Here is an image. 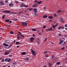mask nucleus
Here are the masks:
<instances>
[{"instance_id":"1","label":"nucleus","mask_w":67,"mask_h":67,"mask_svg":"<svg viewBox=\"0 0 67 67\" xmlns=\"http://www.w3.org/2000/svg\"><path fill=\"white\" fill-rule=\"evenodd\" d=\"M20 7H21V8L22 7H25L26 8H27V7H28V5H26L24 4L23 3H22V4H20Z\"/></svg>"},{"instance_id":"2","label":"nucleus","mask_w":67,"mask_h":67,"mask_svg":"<svg viewBox=\"0 0 67 67\" xmlns=\"http://www.w3.org/2000/svg\"><path fill=\"white\" fill-rule=\"evenodd\" d=\"M21 24L23 26H27V23L25 22H21Z\"/></svg>"},{"instance_id":"3","label":"nucleus","mask_w":67,"mask_h":67,"mask_svg":"<svg viewBox=\"0 0 67 67\" xmlns=\"http://www.w3.org/2000/svg\"><path fill=\"white\" fill-rule=\"evenodd\" d=\"M11 60V59L6 58L5 59V61L6 62H10Z\"/></svg>"},{"instance_id":"4","label":"nucleus","mask_w":67,"mask_h":67,"mask_svg":"<svg viewBox=\"0 0 67 67\" xmlns=\"http://www.w3.org/2000/svg\"><path fill=\"white\" fill-rule=\"evenodd\" d=\"M31 52L32 54V55H33V56H35V55H36V52H35V51L32 50Z\"/></svg>"},{"instance_id":"5","label":"nucleus","mask_w":67,"mask_h":67,"mask_svg":"<svg viewBox=\"0 0 67 67\" xmlns=\"http://www.w3.org/2000/svg\"><path fill=\"white\" fill-rule=\"evenodd\" d=\"M30 59V58L29 57H26L25 59V60H29Z\"/></svg>"},{"instance_id":"6","label":"nucleus","mask_w":67,"mask_h":67,"mask_svg":"<svg viewBox=\"0 0 67 67\" xmlns=\"http://www.w3.org/2000/svg\"><path fill=\"white\" fill-rule=\"evenodd\" d=\"M33 11L34 12H37V9L36 8H34L33 9Z\"/></svg>"},{"instance_id":"7","label":"nucleus","mask_w":67,"mask_h":67,"mask_svg":"<svg viewBox=\"0 0 67 67\" xmlns=\"http://www.w3.org/2000/svg\"><path fill=\"white\" fill-rule=\"evenodd\" d=\"M34 40V37H32L30 38V41L31 42H33Z\"/></svg>"},{"instance_id":"8","label":"nucleus","mask_w":67,"mask_h":67,"mask_svg":"<svg viewBox=\"0 0 67 67\" xmlns=\"http://www.w3.org/2000/svg\"><path fill=\"white\" fill-rule=\"evenodd\" d=\"M0 4L2 5H3L4 4V3L2 1H1L0 2Z\"/></svg>"},{"instance_id":"9","label":"nucleus","mask_w":67,"mask_h":67,"mask_svg":"<svg viewBox=\"0 0 67 67\" xmlns=\"http://www.w3.org/2000/svg\"><path fill=\"white\" fill-rule=\"evenodd\" d=\"M63 42H64V41H63L60 40V43H59V45H61V44H62Z\"/></svg>"},{"instance_id":"10","label":"nucleus","mask_w":67,"mask_h":67,"mask_svg":"<svg viewBox=\"0 0 67 67\" xmlns=\"http://www.w3.org/2000/svg\"><path fill=\"white\" fill-rule=\"evenodd\" d=\"M4 12H5V13H9V12H10V10H4L3 11Z\"/></svg>"},{"instance_id":"11","label":"nucleus","mask_w":67,"mask_h":67,"mask_svg":"<svg viewBox=\"0 0 67 67\" xmlns=\"http://www.w3.org/2000/svg\"><path fill=\"white\" fill-rule=\"evenodd\" d=\"M14 5V4H13V3H10L9 4V7H12L13 5Z\"/></svg>"},{"instance_id":"12","label":"nucleus","mask_w":67,"mask_h":67,"mask_svg":"<svg viewBox=\"0 0 67 67\" xmlns=\"http://www.w3.org/2000/svg\"><path fill=\"white\" fill-rule=\"evenodd\" d=\"M21 54L23 55H24L26 54V53H25V52H23L21 53Z\"/></svg>"},{"instance_id":"13","label":"nucleus","mask_w":67,"mask_h":67,"mask_svg":"<svg viewBox=\"0 0 67 67\" xmlns=\"http://www.w3.org/2000/svg\"><path fill=\"white\" fill-rule=\"evenodd\" d=\"M9 53H9V52H6L5 53L4 55H8Z\"/></svg>"},{"instance_id":"14","label":"nucleus","mask_w":67,"mask_h":67,"mask_svg":"<svg viewBox=\"0 0 67 67\" xmlns=\"http://www.w3.org/2000/svg\"><path fill=\"white\" fill-rule=\"evenodd\" d=\"M60 21L62 23H64V19L63 18H61L60 19Z\"/></svg>"},{"instance_id":"15","label":"nucleus","mask_w":67,"mask_h":67,"mask_svg":"<svg viewBox=\"0 0 67 67\" xmlns=\"http://www.w3.org/2000/svg\"><path fill=\"white\" fill-rule=\"evenodd\" d=\"M11 44H9L8 45V47L7 48L9 49L10 47L11 46Z\"/></svg>"},{"instance_id":"16","label":"nucleus","mask_w":67,"mask_h":67,"mask_svg":"<svg viewBox=\"0 0 67 67\" xmlns=\"http://www.w3.org/2000/svg\"><path fill=\"white\" fill-rule=\"evenodd\" d=\"M3 45H4L5 46H6V47H8V44H6L5 43H3Z\"/></svg>"},{"instance_id":"17","label":"nucleus","mask_w":67,"mask_h":67,"mask_svg":"<svg viewBox=\"0 0 67 67\" xmlns=\"http://www.w3.org/2000/svg\"><path fill=\"white\" fill-rule=\"evenodd\" d=\"M48 18L50 19H53V17L52 16H49Z\"/></svg>"},{"instance_id":"18","label":"nucleus","mask_w":67,"mask_h":67,"mask_svg":"<svg viewBox=\"0 0 67 67\" xmlns=\"http://www.w3.org/2000/svg\"><path fill=\"white\" fill-rule=\"evenodd\" d=\"M53 29L52 28H48L47 29V31H51V30H52Z\"/></svg>"},{"instance_id":"19","label":"nucleus","mask_w":67,"mask_h":67,"mask_svg":"<svg viewBox=\"0 0 67 67\" xmlns=\"http://www.w3.org/2000/svg\"><path fill=\"white\" fill-rule=\"evenodd\" d=\"M48 16L47 15H44L43 16V17L44 18H47Z\"/></svg>"},{"instance_id":"20","label":"nucleus","mask_w":67,"mask_h":67,"mask_svg":"<svg viewBox=\"0 0 67 67\" xmlns=\"http://www.w3.org/2000/svg\"><path fill=\"white\" fill-rule=\"evenodd\" d=\"M42 3V2L40 1V2H37V3L38 4H41V3Z\"/></svg>"},{"instance_id":"21","label":"nucleus","mask_w":67,"mask_h":67,"mask_svg":"<svg viewBox=\"0 0 67 67\" xmlns=\"http://www.w3.org/2000/svg\"><path fill=\"white\" fill-rule=\"evenodd\" d=\"M32 30L33 31H36V29L35 28L33 29H32Z\"/></svg>"},{"instance_id":"22","label":"nucleus","mask_w":67,"mask_h":67,"mask_svg":"<svg viewBox=\"0 0 67 67\" xmlns=\"http://www.w3.org/2000/svg\"><path fill=\"white\" fill-rule=\"evenodd\" d=\"M34 13H35V15L36 16V15H37V14H38L37 12H35Z\"/></svg>"},{"instance_id":"23","label":"nucleus","mask_w":67,"mask_h":67,"mask_svg":"<svg viewBox=\"0 0 67 67\" xmlns=\"http://www.w3.org/2000/svg\"><path fill=\"white\" fill-rule=\"evenodd\" d=\"M10 34H13L14 33V32H13V31H10Z\"/></svg>"},{"instance_id":"24","label":"nucleus","mask_w":67,"mask_h":67,"mask_svg":"<svg viewBox=\"0 0 67 67\" xmlns=\"http://www.w3.org/2000/svg\"><path fill=\"white\" fill-rule=\"evenodd\" d=\"M16 45H18V44H20V42H16Z\"/></svg>"},{"instance_id":"25","label":"nucleus","mask_w":67,"mask_h":67,"mask_svg":"<svg viewBox=\"0 0 67 67\" xmlns=\"http://www.w3.org/2000/svg\"><path fill=\"white\" fill-rule=\"evenodd\" d=\"M36 5H37L36 4H34L32 6V7H35Z\"/></svg>"},{"instance_id":"26","label":"nucleus","mask_w":67,"mask_h":67,"mask_svg":"<svg viewBox=\"0 0 67 67\" xmlns=\"http://www.w3.org/2000/svg\"><path fill=\"white\" fill-rule=\"evenodd\" d=\"M5 21L6 22H9V20L7 19H6L5 20Z\"/></svg>"},{"instance_id":"27","label":"nucleus","mask_w":67,"mask_h":67,"mask_svg":"<svg viewBox=\"0 0 67 67\" xmlns=\"http://www.w3.org/2000/svg\"><path fill=\"white\" fill-rule=\"evenodd\" d=\"M10 14H15L16 12H11L10 13Z\"/></svg>"},{"instance_id":"28","label":"nucleus","mask_w":67,"mask_h":67,"mask_svg":"<svg viewBox=\"0 0 67 67\" xmlns=\"http://www.w3.org/2000/svg\"><path fill=\"white\" fill-rule=\"evenodd\" d=\"M59 64H60V62H57V65H59Z\"/></svg>"},{"instance_id":"29","label":"nucleus","mask_w":67,"mask_h":67,"mask_svg":"<svg viewBox=\"0 0 67 67\" xmlns=\"http://www.w3.org/2000/svg\"><path fill=\"white\" fill-rule=\"evenodd\" d=\"M5 15H4L2 16V18H3V19H4V18H5Z\"/></svg>"},{"instance_id":"30","label":"nucleus","mask_w":67,"mask_h":67,"mask_svg":"<svg viewBox=\"0 0 67 67\" xmlns=\"http://www.w3.org/2000/svg\"><path fill=\"white\" fill-rule=\"evenodd\" d=\"M56 26H55V25L53 26L52 27H53V29H55V27H56Z\"/></svg>"},{"instance_id":"31","label":"nucleus","mask_w":67,"mask_h":67,"mask_svg":"<svg viewBox=\"0 0 67 67\" xmlns=\"http://www.w3.org/2000/svg\"><path fill=\"white\" fill-rule=\"evenodd\" d=\"M58 36H60V37L62 36V35L61 34H60V33H59L58 34Z\"/></svg>"},{"instance_id":"32","label":"nucleus","mask_w":67,"mask_h":67,"mask_svg":"<svg viewBox=\"0 0 67 67\" xmlns=\"http://www.w3.org/2000/svg\"><path fill=\"white\" fill-rule=\"evenodd\" d=\"M29 11H32L33 10V8H30L29 9Z\"/></svg>"},{"instance_id":"33","label":"nucleus","mask_w":67,"mask_h":67,"mask_svg":"<svg viewBox=\"0 0 67 67\" xmlns=\"http://www.w3.org/2000/svg\"><path fill=\"white\" fill-rule=\"evenodd\" d=\"M53 16H55V17L57 16V15H56V14H53Z\"/></svg>"},{"instance_id":"34","label":"nucleus","mask_w":67,"mask_h":67,"mask_svg":"<svg viewBox=\"0 0 67 67\" xmlns=\"http://www.w3.org/2000/svg\"><path fill=\"white\" fill-rule=\"evenodd\" d=\"M51 57H52V59H53V58H54V55H52Z\"/></svg>"},{"instance_id":"35","label":"nucleus","mask_w":67,"mask_h":67,"mask_svg":"<svg viewBox=\"0 0 67 67\" xmlns=\"http://www.w3.org/2000/svg\"><path fill=\"white\" fill-rule=\"evenodd\" d=\"M46 27V26H44L43 27V29H45Z\"/></svg>"},{"instance_id":"36","label":"nucleus","mask_w":67,"mask_h":67,"mask_svg":"<svg viewBox=\"0 0 67 67\" xmlns=\"http://www.w3.org/2000/svg\"><path fill=\"white\" fill-rule=\"evenodd\" d=\"M66 42H64L63 43V45H66Z\"/></svg>"},{"instance_id":"37","label":"nucleus","mask_w":67,"mask_h":67,"mask_svg":"<svg viewBox=\"0 0 67 67\" xmlns=\"http://www.w3.org/2000/svg\"><path fill=\"white\" fill-rule=\"evenodd\" d=\"M46 53H47V51H45L43 52L44 54H46Z\"/></svg>"},{"instance_id":"38","label":"nucleus","mask_w":67,"mask_h":67,"mask_svg":"<svg viewBox=\"0 0 67 67\" xmlns=\"http://www.w3.org/2000/svg\"><path fill=\"white\" fill-rule=\"evenodd\" d=\"M1 62H4V59H3L2 60H1Z\"/></svg>"},{"instance_id":"39","label":"nucleus","mask_w":67,"mask_h":67,"mask_svg":"<svg viewBox=\"0 0 67 67\" xmlns=\"http://www.w3.org/2000/svg\"><path fill=\"white\" fill-rule=\"evenodd\" d=\"M62 11H60V10H58V13H60V12H61Z\"/></svg>"},{"instance_id":"40","label":"nucleus","mask_w":67,"mask_h":67,"mask_svg":"<svg viewBox=\"0 0 67 67\" xmlns=\"http://www.w3.org/2000/svg\"><path fill=\"white\" fill-rule=\"evenodd\" d=\"M17 38L18 39H20V36H18L17 37Z\"/></svg>"},{"instance_id":"41","label":"nucleus","mask_w":67,"mask_h":67,"mask_svg":"<svg viewBox=\"0 0 67 67\" xmlns=\"http://www.w3.org/2000/svg\"><path fill=\"white\" fill-rule=\"evenodd\" d=\"M13 65H16V62H14L13 63Z\"/></svg>"},{"instance_id":"42","label":"nucleus","mask_w":67,"mask_h":67,"mask_svg":"<svg viewBox=\"0 0 67 67\" xmlns=\"http://www.w3.org/2000/svg\"><path fill=\"white\" fill-rule=\"evenodd\" d=\"M65 27H67V24H66L65 25Z\"/></svg>"},{"instance_id":"43","label":"nucleus","mask_w":67,"mask_h":67,"mask_svg":"<svg viewBox=\"0 0 67 67\" xmlns=\"http://www.w3.org/2000/svg\"><path fill=\"white\" fill-rule=\"evenodd\" d=\"M45 56H46V57H48V56L47 54H46L45 55Z\"/></svg>"},{"instance_id":"44","label":"nucleus","mask_w":67,"mask_h":67,"mask_svg":"<svg viewBox=\"0 0 67 67\" xmlns=\"http://www.w3.org/2000/svg\"><path fill=\"white\" fill-rule=\"evenodd\" d=\"M22 13V11L20 12H19V14H21V13Z\"/></svg>"},{"instance_id":"45","label":"nucleus","mask_w":67,"mask_h":67,"mask_svg":"<svg viewBox=\"0 0 67 67\" xmlns=\"http://www.w3.org/2000/svg\"><path fill=\"white\" fill-rule=\"evenodd\" d=\"M47 41V38H45L44 40V42H45L46 41Z\"/></svg>"},{"instance_id":"46","label":"nucleus","mask_w":67,"mask_h":67,"mask_svg":"<svg viewBox=\"0 0 67 67\" xmlns=\"http://www.w3.org/2000/svg\"><path fill=\"white\" fill-rule=\"evenodd\" d=\"M64 27H64V26H62L61 29H64Z\"/></svg>"},{"instance_id":"47","label":"nucleus","mask_w":67,"mask_h":67,"mask_svg":"<svg viewBox=\"0 0 67 67\" xmlns=\"http://www.w3.org/2000/svg\"><path fill=\"white\" fill-rule=\"evenodd\" d=\"M7 27H11V26L9 25H7Z\"/></svg>"},{"instance_id":"48","label":"nucleus","mask_w":67,"mask_h":67,"mask_svg":"<svg viewBox=\"0 0 67 67\" xmlns=\"http://www.w3.org/2000/svg\"><path fill=\"white\" fill-rule=\"evenodd\" d=\"M61 49H62V50H64V49H65V47H63V48H61Z\"/></svg>"},{"instance_id":"49","label":"nucleus","mask_w":67,"mask_h":67,"mask_svg":"<svg viewBox=\"0 0 67 67\" xmlns=\"http://www.w3.org/2000/svg\"><path fill=\"white\" fill-rule=\"evenodd\" d=\"M37 44H40V40L38 41Z\"/></svg>"},{"instance_id":"50","label":"nucleus","mask_w":67,"mask_h":67,"mask_svg":"<svg viewBox=\"0 0 67 67\" xmlns=\"http://www.w3.org/2000/svg\"><path fill=\"white\" fill-rule=\"evenodd\" d=\"M58 24V23H57L55 25V26H57Z\"/></svg>"},{"instance_id":"51","label":"nucleus","mask_w":67,"mask_h":67,"mask_svg":"<svg viewBox=\"0 0 67 67\" xmlns=\"http://www.w3.org/2000/svg\"><path fill=\"white\" fill-rule=\"evenodd\" d=\"M59 28L60 30H61V29H62V27H59Z\"/></svg>"},{"instance_id":"52","label":"nucleus","mask_w":67,"mask_h":67,"mask_svg":"<svg viewBox=\"0 0 67 67\" xmlns=\"http://www.w3.org/2000/svg\"><path fill=\"white\" fill-rule=\"evenodd\" d=\"M8 1L7 0H5V3H8Z\"/></svg>"},{"instance_id":"53","label":"nucleus","mask_w":67,"mask_h":67,"mask_svg":"<svg viewBox=\"0 0 67 67\" xmlns=\"http://www.w3.org/2000/svg\"><path fill=\"white\" fill-rule=\"evenodd\" d=\"M18 32L19 33V34H20V35H21V32L20 31H19Z\"/></svg>"},{"instance_id":"54","label":"nucleus","mask_w":67,"mask_h":67,"mask_svg":"<svg viewBox=\"0 0 67 67\" xmlns=\"http://www.w3.org/2000/svg\"><path fill=\"white\" fill-rule=\"evenodd\" d=\"M49 21H50V22H53V20H49Z\"/></svg>"},{"instance_id":"55","label":"nucleus","mask_w":67,"mask_h":67,"mask_svg":"<svg viewBox=\"0 0 67 67\" xmlns=\"http://www.w3.org/2000/svg\"><path fill=\"white\" fill-rule=\"evenodd\" d=\"M43 9H46V7H43Z\"/></svg>"},{"instance_id":"56","label":"nucleus","mask_w":67,"mask_h":67,"mask_svg":"<svg viewBox=\"0 0 67 67\" xmlns=\"http://www.w3.org/2000/svg\"><path fill=\"white\" fill-rule=\"evenodd\" d=\"M20 47V46H17V48H18V47Z\"/></svg>"},{"instance_id":"57","label":"nucleus","mask_w":67,"mask_h":67,"mask_svg":"<svg viewBox=\"0 0 67 67\" xmlns=\"http://www.w3.org/2000/svg\"><path fill=\"white\" fill-rule=\"evenodd\" d=\"M51 42V44H54V43H53L52 42Z\"/></svg>"},{"instance_id":"58","label":"nucleus","mask_w":67,"mask_h":67,"mask_svg":"<svg viewBox=\"0 0 67 67\" xmlns=\"http://www.w3.org/2000/svg\"><path fill=\"white\" fill-rule=\"evenodd\" d=\"M33 36H34V37H35V35H34V34H33Z\"/></svg>"},{"instance_id":"59","label":"nucleus","mask_w":67,"mask_h":67,"mask_svg":"<svg viewBox=\"0 0 67 67\" xmlns=\"http://www.w3.org/2000/svg\"><path fill=\"white\" fill-rule=\"evenodd\" d=\"M9 23H12V21H9Z\"/></svg>"},{"instance_id":"60","label":"nucleus","mask_w":67,"mask_h":67,"mask_svg":"<svg viewBox=\"0 0 67 67\" xmlns=\"http://www.w3.org/2000/svg\"><path fill=\"white\" fill-rule=\"evenodd\" d=\"M19 3V2L18 1H17L16 2V3Z\"/></svg>"},{"instance_id":"61","label":"nucleus","mask_w":67,"mask_h":67,"mask_svg":"<svg viewBox=\"0 0 67 67\" xmlns=\"http://www.w3.org/2000/svg\"><path fill=\"white\" fill-rule=\"evenodd\" d=\"M38 34H39V35H42V34H41V33H39Z\"/></svg>"},{"instance_id":"62","label":"nucleus","mask_w":67,"mask_h":67,"mask_svg":"<svg viewBox=\"0 0 67 67\" xmlns=\"http://www.w3.org/2000/svg\"><path fill=\"white\" fill-rule=\"evenodd\" d=\"M17 20H18V19L16 18L15 19V21H17Z\"/></svg>"},{"instance_id":"63","label":"nucleus","mask_w":67,"mask_h":67,"mask_svg":"<svg viewBox=\"0 0 67 67\" xmlns=\"http://www.w3.org/2000/svg\"><path fill=\"white\" fill-rule=\"evenodd\" d=\"M43 67H47V66H46V65H44V66H43Z\"/></svg>"},{"instance_id":"64","label":"nucleus","mask_w":67,"mask_h":67,"mask_svg":"<svg viewBox=\"0 0 67 67\" xmlns=\"http://www.w3.org/2000/svg\"><path fill=\"white\" fill-rule=\"evenodd\" d=\"M12 56L11 55L9 56V57H12Z\"/></svg>"}]
</instances>
